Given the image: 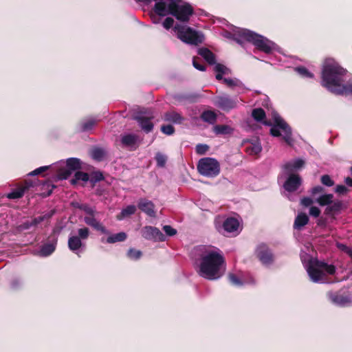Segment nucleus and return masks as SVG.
Masks as SVG:
<instances>
[{"instance_id":"4c0bfd02","label":"nucleus","mask_w":352,"mask_h":352,"mask_svg":"<svg viewBox=\"0 0 352 352\" xmlns=\"http://www.w3.org/2000/svg\"><path fill=\"white\" fill-rule=\"evenodd\" d=\"M104 179V177L102 172L94 171L91 174V176H90L89 180L92 184V186H94L97 182H99Z\"/></svg>"},{"instance_id":"4d7b16f0","label":"nucleus","mask_w":352,"mask_h":352,"mask_svg":"<svg viewBox=\"0 0 352 352\" xmlns=\"http://www.w3.org/2000/svg\"><path fill=\"white\" fill-rule=\"evenodd\" d=\"M214 71L217 73L220 74H226V71L227 70V67L221 64V63H217L214 68Z\"/></svg>"},{"instance_id":"a878e982","label":"nucleus","mask_w":352,"mask_h":352,"mask_svg":"<svg viewBox=\"0 0 352 352\" xmlns=\"http://www.w3.org/2000/svg\"><path fill=\"white\" fill-rule=\"evenodd\" d=\"M138 136L135 134H126L122 137L121 142L125 146L132 147L138 142Z\"/></svg>"},{"instance_id":"49530a36","label":"nucleus","mask_w":352,"mask_h":352,"mask_svg":"<svg viewBox=\"0 0 352 352\" xmlns=\"http://www.w3.org/2000/svg\"><path fill=\"white\" fill-rule=\"evenodd\" d=\"M78 234L77 236L80 237L81 241L86 240L89 236V230L87 228H80L78 230Z\"/></svg>"},{"instance_id":"f704fd0d","label":"nucleus","mask_w":352,"mask_h":352,"mask_svg":"<svg viewBox=\"0 0 352 352\" xmlns=\"http://www.w3.org/2000/svg\"><path fill=\"white\" fill-rule=\"evenodd\" d=\"M252 116L256 121L262 122L265 119L266 114L262 108H256L252 110Z\"/></svg>"},{"instance_id":"5701e85b","label":"nucleus","mask_w":352,"mask_h":352,"mask_svg":"<svg viewBox=\"0 0 352 352\" xmlns=\"http://www.w3.org/2000/svg\"><path fill=\"white\" fill-rule=\"evenodd\" d=\"M198 54L203 57L210 65L216 63L215 55L208 48L201 47L198 50Z\"/></svg>"},{"instance_id":"c756f323","label":"nucleus","mask_w":352,"mask_h":352,"mask_svg":"<svg viewBox=\"0 0 352 352\" xmlns=\"http://www.w3.org/2000/svg\"><path fill=\"white\" fill-rule=\"evenodd\" d=\"M333 199V194H324L321 196H320L317 199L316 202L320 206H329L332 202Z\"/></svg>"},{"instance_id":"6ab92c4d","label":"nucleus","mask_w":352,"mask_h":352,"mask_svg":"<svg viewBox=\"0 0 352 352\" xmlns=\"http://www.w3.org/2000/svg\"><path fill=\"white\" fill-rule=\"evenodd\" d=\"M343 208V203L340 200L333 201L324 210V214L329 216H334L339 214Z\"/></svg>"},{"instance_id":"37998d69","label":"nucleus","mask_w":352,"mask_h":352,"mask_svg":"<svg viewBox=\"0 0 352 352\" xmlns=\"http://www.w3.org/2000/svg\"><path fill=\"white\" fill-rule=\"evenodd\" d=\"M321 183L326 186L331 187L335 184L334 181L329 175H324L320 178Z\"/></svg>"},{"instance_id":"3c124183","label":"nucleus","mask_w":352,"mask_h":352,"mask_svg":"<svg viewBox=\"0 0 352 352\" xmlns=\"http://www.w3.org/2000/svg\"><path fill=\"white\" fill-rule=\"evenodd\" d=\"M162 229L168 236H175L177 232L176 229L168 225L164 226Z\"/></svg>"},{"instance_id":"bf43d9fd","label":"nucleus","mask_w":352,"mask_h":352,"mask_svg":"<svg viewBox=\"0 0 352 352\" xmlns=\"http://www.w3.org/2000/svg\"><path fill=\"white\" fill-rule=\"evenodd\" d=\"M313 203H314V201H313L312 199H311L310 197H303L300 200V204L303 206H305V207H308V206H311Z\"/></svg>"},{"instance_id":"393cba45","label":"nucleus","mask_w":352,"mask_h":352,"mask_svg":"<svg viewBox=\"0 0 352 352\" xmlns=\"http://www.w3.org/2000/svg\"><path fill=\"white\" fill-rule=\"evenodd\" d=\"M83 243L80 237L77 236H72L68 239V248L73 252H76L82 246Z\"/></svg>"},{"instance_id":"864d4df0","label":"nucleus","mask_w":352,"mask_h":352,"mask_svg":"<svg viewBox=\"0 0 352 352\" xmlns=\"http://www.w3.org/2000/svg\"><path fill=\"white\" fill-rule=\"evenodd\" d=\"M49 168H50V166H41L38 168H36L34 170L32 171L31 173H30L28 175H32V176L38 175L39 174L44 173L45 171L47 170Z\"/></svg>"},{"instance_id":"f257e3e1","label":"nucleus","mask_w":352,"mask_h":352,"mask_svg":"<svg viewBox=\"0 0 352 352\" xmlns=\"http://www.w3.org/2000/svg\"><path fill=\"white\" fill-rule=\"evenodd\" d=\"M226 265L223 254L216 247H203L200 256L199 274L208 280H216L222 275Z\"/></svg>"},{"instance_id":"13d9d810","label":"nucleus","mask_w":352,"mask_h":352,"mask_svg":"<svg viewBox=\"0 0 352 352\" xmlns=\"http://www.w3.org/2000/svg\"><path fill=\"white\" fill-rule=\"evenodd\" d=\"M348 190V188L344 185H338L335 189L336 192L341 195L346 194Z\"/></svg>"},{"instance_id":"e433bc0d","label":"nucleus","mask_w":352,"mask_h":352,"mask_svg":"<svg viewBox=\"0 0 352 352\" xmlns=\"http://www.w3.org/2000/svg\"><path fill=\"white\" fill-rule=\"evenodd\" d=\"M105 153L101 148H94L91 151V157L96 161L100 162L104 159Z\"/></svg>"},{"instance_id":"a19ab883","label":"nucleus","mask_w":352,"mask_h":352,"mask_svg":"<svg viewBox=\"0 0 352 352\" xmlns=\"http://www.w3.org/2000/svg\"><path fill=\"white\" fill-rule=\"evenodd\" d=\"M155 159L157 162V166L161 168H163L165 166L166 161H167V157L166 155L158 152L156 153Z\"/></svg>"},{"instance_id":"c85d7f7f","label":"nucleus","mask_w":352,"mask_h":352,"mask_svg":"<svg viewBox=\"0 0 352 352\" xmlns=\"http://www.w3.org/2000/svg\"><path fill=\"white\" fill-rule=\"evenodd\" d=\"M127 238V235L124 232H120L119 233L112 234L107 237V243H115L116 242H122L124 241Z\"/></svg>"},{"instance_id":"de8ad7c7","label":"nucleus","mask_w":352,"mask_h":352,"mask_svg":"<svg viewBox=\"0 0 352 352\" xmlns=\"http://www.w3.org/2000/svg\"><path fill=\"white\" fill-rule=\"evenodd\" d=\"M78 208L81 210H83L86 214H89V216L94 215L95 210L94 208L90 207L88 204H80L78 205Z\"/></svg>"},{"instance_id":"c03bdc74","label":"nucleus","mask_w":352,"mask_h":352,"mask_svg":"<svg viewBox=\"0 0 352 352\" xmlns=\"http://www.w3.org/2000/svg\"><path fill=\"white\" fill-rule=\"evenodd\" d=\"M210 147L208 145L205 144H199L196 146L195 151L198 155H205L209 150Z\"/></svg>"},{"instance_id":"f03ea898","label":"nucleus","mask_w":352,"mask_h":352,"mask_svg":"<svg viewBox=\"0 0 352 352\" xmlns=\"http://www.w3.org/2000/svg\"><path fill=\"white\" fill-rule=\"evenodd\" d=\"M346 69L337 63H327L322 72V85L336 95L352 94V84H343Z\"/></svg>"},{"instance_id":"79ce46f5","label":"nucleus","mask_w":352,"mask_h":352,"mask_svg":"<svg viewBox=\"0 0 352 352\" xmlns=\"http://www.w3.org/2000/svg\"><path fill=\"white\" fill-rule=\"evenodd\" d=\"M127 256L132 260H138L142 255V252L140 250H135L134 248H130L127 253Z\"/></svg>"},{"instance_id":"f8f14e48","label":"nucleus","mask_w":352,"mask_h":352,"mask_svg":"<svg viewBox=\"0 0 352 352\" xmlns=\"http://www.w3.org/2000/svg\"><path fill=\"white\" fill-rule=\"evenodd\" d=\"M214 103L222 110L229 111L236 107L237 100L228 96H220L216 97Z\"/></svg>"},{"instance_id":"e2e57ef3","label":"nucleus","mask_w":352,"mask_h":352,"mask_svg":"<svg viewBox=\"0 0 352 352\" xmlns=\"http://www.w3.org/2000/svg\"><path fill=\"white\" fill-rule=\"evenodd\" d=\"M223 82L230 87H232L236 85V82H234V80L231 78H223Z\"/></svg>"},{"instance_id":"338daca9","label":"nucleus","mask_w":352,"mask_h":352,"mask_svg":"<svg viewBox=\"0 0 352 352\" xmlns=\"http://www.w3.org/2000/svg\"><path fill=\"white\" fill-rule=\"evenodd\" d=\"M346 184L350 187H352V178L347 177L344 180Z\"/></svg>"},{"instance_id":"20e7f679","label":"nucleus","mask_w":352,"mask_h":352,"mask_svg":"<svg viewBox=\"0 0 352 352\" xmlns=\"http://www.w3.org/2000/svg\"><path fill=\"white\" fill-rule=\"evenodd\" d=\"M240 36L252 43L258 51L267 54H271L276 47V44L273 41L250 30H243L240 33Z\"/></svg>"},{"instance_id":"72a5a7b5","label":"nucleus","mask_w":352,"mask_h":352,"mask_svg":"<svg viewBox=\"0 0 352 352\" xmlns=\"http://www.w3.org/2000/svg\"><path fill=\"white\" fill-rule=\"evenodd\" d=\"M89 179V175L88 173L82 171H76L74 174V177L71 180V183L72 184H76L79 181L87 182Z\"/></svg>"},{"instance_id":"8fccbe9b","label":"nucleus","mask_w":352,"mask_h":352,"mask_svg":"<svg viewBox=\"0 0 352 352\" xmlns=\"http://www.w3.org/2000/svg\"><path fill=\"white\" fill-rule=\"evenodd\" d=\"M228 280L234 285L241 286L243 285L242 281L234 274L228 275Z\"/></svg>"},{"instance_id":"a18cd8bd","label":"nucleus","mask_w":352,"mask_h":352,"mask_svg":"<svg viewBox=\"0 0 352 352\" xmlns=\"http://www.w3.org/2000/svg\"><path fill=\"white\" fill-rule=\"evenodd\" d=\"M296 71L300 74L301 76L307 78H313L314 74H311L306 67H298L296 68Z\"/></svg>"},{"instance_id":"680f3d73","label":"nucleus","mask_w":352,"mask_h":352,"mask_svg":"<svg viewBox=\"0 0 352 352\" xmlns=\"http://www.w3.org/2000/svg\"><path fill=\"white\" fill-rule=\"evenodd\" d=\"M162 16L157 15L152 11L151 14V19L154 23H159Z\"/></svg>"},{"instance_id":"39448f33","label":"nucleus","mask_w":352,"mask_h":352,"mask_svg":"<svg viewBox=\"0 0 352 352\" xmlns=\"http://www.w3.org/2000/svg\"><path fill=\"white\" fill-rule=\"evenodd\" d=\"M274 124H272L271 121L263 120L262 122L266 126H271L270 133L274 137L281 136L280 129L283 131V140L288 144H292V131L289 124L278 114L274 115Z\"/></svg>"},{"instance_id":"c9c22d12","label":"nucleus","mask_w":352,"mask_h":352,"mask_svg":"<svg viewBox=\"0 0 352 352\" xmlns=\"http://www.w3.org/2000/svg\"><path fill=\"white\" fill-rule=\"evenodd\" d=\"M96 124V120L93 118L82 121L80 123V131L82 132L88 131L92 129Z\"/></svg>"},{"instance_id":"2f4dec72","label":"nucleus","mask_w":352,"mask_h":352,"mask_svg":"<svg viewBox=\"0 0 352 352\" xmlns=\"http://www.w3.org/2000/svg\"><path fill=\"white\" fill-rule=\"evenodd\" d=\"M305 164V161L301 159H297L293 162H288L285 164L284 168L288 171H292L294 169L302 168Z\"/></svg>"},{"instance_id":"1a4fd4ad","label":"nucleus","mask_w":352,"mask_h":352,"mask_svg":"<svg viewBox=\"0 0 352 352\" xmlns=\"http://www.w3.org/2000/svg\"><path fill=\"white\" fill-rule=\"evenodd\" d=\"M140 232L142 236L148 241L162 242L166 240V236L156 227L146 226L141 229Z\"/></svg>"},{"instance_id":"ddd939ff","label":"nucleus","mask_w":352,"mask_h":352,"mask_svg":"<svg viewBox=\"0 0 352 352\" xmlns=\"http://www.w3.org/2000/svg\"><path fill=\"white\" fill-rule=\"evenodd\" d=\"M302 184V179L298 175L291 174L283 184L285 190L293 192L298 189Z\"/></svg>"},{"instance_id":"2eb2a0df","label":"nucleus","mask_w":352,"mask_h":352,"mask_svg":"<svg viewBox=\"0 0 352 352\" xmlns=\"http://www.w3.org/2000/svg\"><path fill=\"white\" fill-rule=\"evenodd\" d=\"M58 239L55 236H50L49 241L44 243L40 250V255L42 256H48L51 255L56 250Z\"/></svg>"},{"instance_id":"69168bd1","label":"nucleus","mask_w":352,"mask_h":352,"mask_svg":"<svg viewBox=\"0 0 352 352\" xmlns=\"http://www.w3.org/2000/svg\"><path fill=\"white\" fill-rule=\"evenodd\" d=\"M45 219V216L43 215V216H39L36 218H34L33 221L35 225H37V224L41 223L42 221H43Z\"/></svg>"},{"instance_id":"473e14b6","label":"nucleus","mask_w":352,"mask_h":352,"mask_svg":"<svg viewBox=\"0 0 352 352\" xmlns=\"http://www.w3.org/2000/svg\"><path fill=\"white\" fill-rule=\"evenodd\" d=\"M66 166L73 172L81 168V162L78 158L71 157L67 159Z\"/></svg>"},{"instance_id":"9b49d317","label":"nucleus","mask_w":352,"mask_h":352,"mask_svg":"<svg viewBox=\"0 0 352 352\" xmlns=\"http://www.w3.org/2000/svg\"><path fill=\"white\" fill-rule=\"evenodd\" d=\"M256 256L264 265L271 264L274 261V256L267 245L261 243L255 250Z\"/></svg>"},{"instance_id":"6e6552de","label":"nucleus","mask_w":352,"mask_h":352,"mask_svg":"<svg viewBox=\"0 0 352 352\" xmlns=\"http://www.w3.org/2000/svg\"><path fill=\"white\" fill-rule=\"evenodd\" d=\"M197 170L203 176L214 177L220 173V164L214 158L204 157L198 162Z\"/></svg>"},{"instance_id":"0e129e2a","label":"nucleus","mask_w":352,"mask_h":352,"mask_svg":"<svg viewBox=\"0 0 352 352\" xmlns=\"http://www.w3.org/2000/svg\"><path fill=\"white\" fill-rule=\"evenodd\" d=\"M47 186V187L51 186L50 190H49L47 192H43L44 197H48L52 193V190L54 188H56V186H54V184L50 185L49 184H44V186Z\"/></svg>"},{"instance_id":"aec40b11","label":"nucleus","mask_w":352,"mask_h":352,"mask_svg":"<svg viewBox=\"0 0 352 352\" xmlns=\"http://www.w3.org/2000/svg\"><path fill=\"white\" fill-rule=\"evenodd\" d=\"M309 217L306 213L299 212L294 219L293 228L294 230H301L309 223Z\"/></svg>"},{"instance_id":"603ef678","label":"nucleus","mask_w":352,"mask_h":352,"mask_svg":"<svg viewBox=\"0 0 352 352\" xmlns=\"http://www.w3.org/2000/svg\"><path fill=\"white\" fill-rule=\"evenodd\" d=\"M192 65L195 68H196L197 69H198L199 71L204 72V71H206V66L204 65L201 64L200 60H199V58H193Z\"/></svg>"},{"instance_id":"cd10ccee","label":"nucleus","mask_w":352,"mask_h":352,"mask_svg":"<svg viewBox=\"0 0 352 352\" xmlns=\"http://www.w3.org/2000/svg\"><path fill=\"white\" fill-rule=\"evenodd\" d=\"M200 117L202 120L209 124H214L217 120V114L210 110L204 111Z\"/></svg>"},{"instance_id":"0eeeda50","label":"nucleus","mask_w":352,"mask_h":352,"mask_svg":"<svg viewBox=\"0 0 352 352\" xmlns=\"http://www.w3.org/2000/svg\"><path fill=\"white\" fill-rule=\"evenodd\" d=\"M170 14L175 16L178 21L184 23L189 21L190 16L194 14L192 6L188 3L179 5L175 0L168 3Z\"/></svg>"},{"instance_id":"7ed1b4c3","label":"nucleus","mask_w":352,"mask_h":352,"mask_svg":"<svg viewBox=\"0 0 352 352\" xmlns=\"http://www.w3.org/2000/svg\"><path fill=\"white\" fill-rule=\"evenodd\" d=\"M307 271L314 283H319L324 280L326 275H334L336 267L332 264L316 259L309 263Z\"/></svg>"},{"instance_id":"412c9836","label":"nucleus","mask_w":352,"mask_h":352,"mask_svg":"<svg viewBox=\"0 0 352 352\" xmlns=\"http://www.w3.org/2000/svg\"><path fill=\"white\" fill-rule=\"evenodd\" d=\"M84 221L85 223L102 233L107 234V229L94 217V215L85 217Z\"/></svg>"},{"instance_id":"ea45409f","label":"nucleus","mask_w":352,"mask_h":352,"mask_svg":"<svg viewBox=\"0 0 352 352\" xmlns=\"http://www.w3.org/2000/svg\"><path fill=\"white\" fill-rule=\"evenodd\" d=\"M72 173V171L67 167L61 168L58 170L56 177L58 180L67 179Z\"/></svg>"},{"instance_id":"bb28decb","label":"nucleus","mask_w":352,"mask_h":352,"mask_svg":"<svg viewBox=\"0 0 352 352\" xmlns=\"http://www.w3.org/2000/svg\"><path fill=\"white\" fill-rule=\"evenodd\" d=\"M234 129L226 124H217L214 126V132L217 135H228L232 133Z\"/></svg>"},{"instance_id":"6e6d98bb","label":"nucleus","mask_w":352,"mask_h":352,"mask_svg":"<svg viewBox=\"0 0 352 352\" xmlns=\"http://www.w3.org/2000/svg\"><path fill=\"white\" fill-rule=\"evenodd\" d=\"M320 213V210L316 206H311L309 208V214L314 217H318Z\"/></svg>"},{"instance_id":"b1692460","label":"nucleus","mask_w":352,"mask_h":352,"mask_svg":"<svg viewBox=\"0 0 352 352\" xmlns=\"http://www.w3.org/2000/svg\"><path fill=\"white\" fill-rule=\"evenodd\" d=\"M164 120L175 124H182L184 118L179 113L172 111H168L164 114Z\"/></svg>"},{"instance_id":"7c9ffc66","label":"nucleus","mask_w":352,"mask_h":352,"mask_svg":"<svg viewBox=\"0 0 352 352\" xmlns=\"http://www.w3.org/2000/svg\"><path fill=\"white\" fill-rule=\"evenodd\" d=\"M136 207L134 205H129L122 209L121 212L117 215V219L122 220L123 218L135 214Z\"/></svg>"},{"instance_id":"58836bf2","label":"nucleus","mask_w":352,"mask_h":352,"mask_svg":"<svg viewBox=\"0 0 352 352\" xmlns=\"http://www.w3.org/2000/svg\"><path fill=\"white\" fill-rule=\"evenodd\" d=\"M247 150L250 155H257L261 152L262 146L258 141H255L247 147Z\"/></svg>"},{"instance_id":"5fc2aeb1","label":"nucleus","mask_w":352,"mask_h":352,"mask_svg":"<svg viewBox=\"0 0 352 352\" xmlns=\"http://www.w3.org/2000/svg\"><path fill=\"white\" fill-rule=\"evenodd\" d=\"M173 24L174 19L172 17H166L163 22V27L166 30H169L173 26Z\"/></svg>"},{"instance_id":"774afa93","label":"nucleus","mask_w":352,"mask_h":352,"mask_svg":"<svg viewBox=\"0 0 352 352\" xmlns=\"http://www.w3.org/2000/svg\"><path fill=\"white\" fill-rule=\"evenodd\" d=\"M54 214V210H51L49 213H47L44 214L43 216H45V219H50Z\"/></svg>"},{"instance_id":"9d476101","label":"nucleus","mask_w":352,"mask_h":352,"mask_svg":"<svg viewBox=\"0 0 352 352\" xmlns=\"http://www.w3.org/2000/svg\"><path fill=\"white\" fill-rule=\"evenodd\" d=\"M36 186V182L25 179L23 182L18 184L16 188L7 194L6 197L9 199H17L23 197L25 193Z\"/></svg>"},{"instance_id":"423d86ee","label":"nucleus","mask_w":352,"mask_h":352,"mask_svg":"<svg viewBox=\"0 0 352 352\" xmlns=\"http://www.w3.org/2000/svg\"><path fill=\"white\" fill-rule=\"evenodd\" d=\"M177 38L185 43L199 45L204 41V35L190 27L176 24L173 28Z\"/></svg>"},{"instance_id":"f3484780","label":"nucleus","mask_w":352,"mask_h":352,"mask_svg":"<svg viewBox=\"0 0 352 352\" xmlns=\"http://www.w3.org/2000/svg\"><path fill=\"white\" fill-rule=\"evenodd\" d=\"M134 120L137 121L140 127L145 133H148L153 131L154 124L151 121V118L136 116L134 117Z\"/></svg>"},{"instance_id":"4468645a","label":"nucleus","mask_w":352,"mask_h":352,"mask_svg":"<svg viewBox=\"0 0 352 352\" xmlns=\"http://www.w3.org/2000/svg\"><path fill=\"white\" fill-rule=\"evenodd\" d=\"M138 207L141 211L146 213L148 216L151 217H155L156 216V212L155 210V204L151 201L147 199H140Z\"/></svg>"},{"instance_id":"a211bd4d","label":"nucleus","mask_w":352,"mask_h":352,"mask_svg":"<svg viewBox=\"0 0 352 352\" xmlns=\"http://www.w3.org/2000/svg\"><path fill=\"white\" fill-rule=\"evenodd\" d=\"M239 223L234 217L227 218L223 223V229L226 232L232 233L238 230Z\"/></svg>"},{"instance_id":"09e8293b","label":"nucleus","mask_w":352,"mask_h":352,"mask_svg":"<svg viewBox=\"0 0 352 352\" xmlns=\"http://www.w3.org/2000/svg\"><path fill=\"white\" fill-rule=\"evenodd\" d=\"M161 131L166 135H170L175 133V128L170 124L162 125Z\"/></svg>"},{"instance_id":"4be33fe9","label":"nucleus","mask_w":352,"mask_h":352,"mask_svg":"<svg viewBox=\"0 0 352 352\" xmlns=\"http://www.w3.org/2000/svg\"><path fill=\"white\" fill-rule=\"evenodd\" d=\"M153 12L157 15L165 16L170 14L168 4L167 5L166 2L164 1L156 2L153 8Z\"/></svg>"},{"instance_id":"dca6fc26","label":"nucleus","mask_w":352,"mask_h":352,"mask_svg":"<svg viewBox=\"0 0 352 352\" xmlns=\"http://www.w3.org/2000/svg\"><path fill=\"white\" fill-rule=\"evenodd\" d=\"M328 296L333 304L338 306L344 307L351 302L349 297L340 292H329Z\"/></svg>"},{"instance_id":"052dcab7","label":"nucleus","mask_w":352,"mask_h":352,"mask_svg":"<svg viewBox=\"0 0 352 352\" xmlns=\"http://www.w3.org/2000/svg\"><path fill=\"white\" fill-rule=\"evenodd\" d=\"M324 188L322 186H316L311 189V194L314 195L318 193L324 192Z\"/></svg>"}]
</instances>
